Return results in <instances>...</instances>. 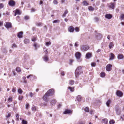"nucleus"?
<instances>
[{"instance_id": "nucleus-18", "label": "nucleus", "mask_w": 124, "mask_h": 124, "mask_svg": "<svg viewBox=\"0 0 124 124\" xmlns=\"http://www.w3.org/2000/svg\"><path fill=\"white\" fill-rule=\"evenodd\" d=\"M114 46V44L112 42H110L109 44V47L110 49H111V48L113 47Z\"/></svg>"}, {"instance_id": "nucleus-61", "label": "nucleus", "mask_w": 124, "mask_h": 124, "mask_svg": "<svg viewBox=\"0 0 124 124\" xmlns=\"http://www.w3.org/2000/svg\"><path fill=\"white\" fill-rule=\"evenodd\" d=\"M75 46L76 47H77L78 46V43L77 42H76L75 44Z\"/></svg>"}, {"instance_id": "nucleus-39", "label": "nucleus", "mask_w": 124, "mask_h": 124, "mask_svg": "<svg viewBox=\"0 0 124 124\" xmlns=\"http://www.w3.org/2000/svg\"><path fill=\"white\" fill-rule=\"evenodd\" d=\"M18 92L20 94H21L22 92V91L21 89H18Z\"/></svg>"}, {"instance_id": "nucleus-55", "label": "nucleus", "mask_w": 124, "mask_h": 124, "mask_svg": "<svg viewBox=\"0 0 124 124\" xmlns=\"http://www.w3.org/2000/svg\"><path fill=\"white\" fill-rule=\"evenodd\" d=\"M11 116V114L10 113H8V115L7 116H6L7 118H8L10 117Z\"/></svg>"}, {"instance_id": "nucleus-15", "label": "nucleus", "mask_w": 124, "mask_h": 124, "mask_svg": "<svg viewBox=\"0 0 124 124\" xmlns=\"http://www.w3.org/2000/svg\"><path fill=\"white\" fill-rule=\"evenodd\" d=\"M74 30V28L72 26H70L68 29L69 31L70 32H73Z\"/></svg>"}, {"instance_id": "nucleus-58", "label": "nucleus", "mask_w": 124, "mask_h": 124, "mask_svg": "<svg viewBox=\"0 0 124 124\" xmlns=\"http://www.w3.org/2000/svg\"><path fill=\"white\" fill-rule=\"evenodd\" d=\"M59 21L58 20H55L53 22V23H58Z\"/></svg>"}, {"instance_id": "nucleus-37", "label": "nucleus", "mask_w": 124, "mask_h": 124, "mask_svg": "<svg viewBox=\"0 0 124 124\" xmlns=\"http://www.w3.org/2000/svg\"><path fill=\"white\" fill-rule=\"evenodd\" d=\"M109 123L110 124H113L115 123V122L114 120H110Z\"/></svg>"}, {"instance_id": "nucleus-64", "label": "nucleus", "mask_w": 124, "mask_h": 124, "mask_svg": "<svg viewBox=\"0 0 124 124\" xmlns=\"http://www.w3.org/2000/svg\"><path fill=\"white\" fill-rule=\"evenodd\" d=\"M107 38L109 40L110 39V35H108V36H107Z\"/></svg>"}, {"instance_id": "nucleus-30", "label": "nucleus", "mask_w": 124, "mask_h": 124, "mask_svg": "<svg viewBox=\"0 0 124 124\" xmlns=\"http://www.w3.org/2000/svg\"><path fill=\"white\" fill-rule=\"evenodd\" d=\"M83 4L84 5L86 6L88 5V3H87V2L85 1H84L83 2Z\"/></svg>"}, {"instance_id": "nucleus-54", "label": "nucleus", "mask_w": 124, "mask_h": 124, "mask_svg": "<svg viewBox=\"0 0 124 124\" xmlns=\"http://www.w3.org/2000/svg\"><path fill=\"white\" fill-rule=\"evenodd\" d=\"M16 47L17 45L15 44H14L12 46V48H13L14 47Z\"/></svg>"}, {"instance_id": "nucleus-14", "label": "nucleus", "mask_w": 124, "mask_h": 124, "mask_svg": "<svg viewBox=\"0 0 124 124\" xmlns=\"http://www.w3.org/2000/svg\"><path fill=\"white\" fill-rule=\"evenodd\" d=\"M110 56L109 60H112L114 58L115 55L112 53H110Z\"/></svg>"}, {"instance_id": "nucleus-36", "label": "nucleus", "mask_w": 124, "mask_h": 124, "mask_svg": "<svg viewBox=\"0 0 124 124\" xmlns=\"http://www.w3.org/2000/svg\"><path fill=\"white\" fill-rule=\"evenodd\" d=\"M85 122L82 121H80L78 122L77 124H85Z\"/></svg>"}, {"instance_id": "nucleus-5", "label": "nucleus", "mask_w": 124, "mask_h": 124, "mask_svg": "<svg viewBox=\"0 0 124 124\" xmlns=\"http://www.w3.org/2000/svg\"><path fill=\"white\" fill-rule=\"evenodd\" d=\"M8 4L10 6H14L15 5V1L13 0H10L9 1Z\"/></svg>"}, {"instance_id": "nucleus-7", "label": "nucleus", "mask_w": 124, "mask_h": 124, "mask_svg": "<svg viewBox=\"0 0 124 124\" xmlns=\"http://www.w3.org/2000/svg\"><path fill=\"white\" fill-rule=\"evenodd\" d=\"M108 7L111 9H114L115 8V4L113 3H110Z\"/></svg>"}, {"instance_id": "nucleus-13", "label": "nucleus", "mask_w": 124, "mask_h": 124, "mask_svg": "<svg viewBox=\"0 0 124 124\" xmlns=\"http://www.w3.org/2000/svg\"><path fill=\"white\" fill-rule=\"evenodd\" d=\"M23 32L22 31L18 33L17 34V36L19 38H22Z\"/></svg>"}, {"instance_id": "nucleus-41", "label": "nucleus", "mask_w": 124, "mask_h": 124, "mask_svg": "<svg viewBox=\"0 0 124 124\" xmlns=\"http://www.w3.org/2000/svg\"><path fill=\"white\" fill-rule=\"evenodd\" d=\"M102 120L104 121V123L105 124H106L108 122V120L107 119H103Z\"/></svg>"}, {"instance_id": "nucleus-25", "label": "nucleus", "mask_w": 124, "mask_h": 124, "mask_svg": "<svg viewBox=\"0 0 124 124\" xmlns=\"http://www.w3.org/2000/svg\"><path fill=\"white\" fill-rule=\"evenodd\" d=\"M56 102V101L55 100H53L51 102V103L52 105L55 104Z\"/></svg>"}, {"instance_id": "nucleus-35", "label": "nucleus", "mask_w": 124, "mask_h": 124, "mask_svg": "<svg viewBox=\"0 0 124 124\" xmlns=\"http://www.w3.org/2000/svg\"><path fill=\"white\" fill-rule=\"evenodd\" d=\"M32 110L34 111H35L36 110V107L34 106H33L32 108Z\"/></svg>"}, {"instance_id": "nucleus-56", "label": "nucleus", "mask_w": 124, "mask_h": 124, "mask_svg": "<svg viewBox=\"0 0 124 124\" xmlns=\"http://www.w3.org/2000/svg\"><path fill=\"white\" fill-rule=\"evenodd\" d=\"M3 22L0 21V26H1L3 24Z\"/></svg>"}, {"instance_id": "nucleus-29", "label": "nucleus", "mask_w": 124, "mask_h": 124, "mask_svg": "<svg viewBox=\"0 0 124 124\" xmlns=\"http://www.w3.org/2000/svg\"><path fill=\"white\" fill-rule=\"evenodd\" d=\"M8 101L9 102H11L12 101V97H10L8 99Z\"/></svg>"}, {"instance_id": "nucleus-48", "label": "nucleus", "mask_w": 124, "mask_h": 124, "mask_svg": "<svg viewBox=\"0 0 124 124\" xmlns=\"http://www.w3.org/2000/svg\"><path fill=\"white\" fill-rule=\"evenodd\" d=\"M12 91L14 93L16 91V88L15 87H13L12 89Z\"/></svg>"}, {"instance_id": "nucleus-9", "label": "nucleus", "mask_w": 124, "mask_h": 124, "mask_svg": "<svg viewBox=\"0 0 124 124\" xmlns=\"http://www.w3.org/2000/svg\"><path fill=\"white\" fill-rule=\"evenodd\" d=\"M5 26L7 28H8L11 27V24L9 22H6L5 23Z\"/></svg>"}, {"instance_id": "nucleus-43", "label": "nucleus", "mask_w": 124, "mask_h": 124, "mask_svg": "<svg viewBox=\"0 0 124 124\" xmlns=\"http://www.w3.org/2000/svg\"><path fill=\"white\" fill-rule=\"evenodd\" d=\"M16 14H17L20 15V14L19 11L18 9H16Z\"/></svg>"}, {"instance_id": "nucleus-17", "label": "nucleus", "mask_w": 124, "mask_h": 124, "mask_svg": "<svg viewBox=\"0 0 124 124\" xmlns=\"http://www.w3.org/2000/svg\"><path fill=\"white\" fill-rule=\"evenodd\" d=\"M71 112L70 110H69L68 109H66V110L63 112V113L64 114H69Z\"/></svg>"}, {"instance_id": "nucleus-52", "label": "nucleus", "mask_w": 124, "mask_h": 124, "mask_svg": "<svg viewBox=\"0 0 124 124\" xmlns=\"http://www.w3.org/2000/svg\"><path fill=\"white\" fill-rule=\"evenodd\" d=\"M53 3L54 4H57V2L56 0H54L53 1Z\"/></svg>"}, {"instance_id": "nucleus-38", "label": "nucleus", "mask_w": 124, "mask_h": 124, "mask_svg": "<svg viewBox=\"0 0 124 124\" xmlns=\"http://www.w3.org/2000/svg\"><path fill=\"white\" fill-rule=\"evenodd\" d=\"M16 70L17 72H20L21 71L20 68L19 67H17L16 69Z\"/></svg>"}, {"instance_id": "nucleus-20", "label": "nucleus", "mask_w": 124, "mask_h": 124, "mask_svg": "<svg viewBox=\"0 0 124 124\" xmlns=\"http://www.w3.org/2000/svg\"><path fill=\"white\" fill-rule=\"evenodd\" d=\"M24 42L25 44H27L29 43L30 41L29 39H25L24 40Z\"/></svg>"}, {"instance_id": "nucleus-21", "label": "nucleus", "mask_w": 124, "mask_h": 124, "mask_svg": "<svg viewBox=\"0 0 124 124\" xmlns=\"http://www.w3.org/2000/svg\"><path fill=\"white\" fill-rule=\"evenodd\" d=\"M124 56L122 54H119L117 56L118 58V59H120L123 58Z\"/></svg>"}, {"instance_id": "nucleus-51", "label": "nucleus", "mask_w": 124, "mask_h": 124, "mask_svg": "<svg viewBox=\"0 0 124 124\" xmlns=\"http://www.w3.org/2000/svg\"><path fill=\"white\" fill-rule=\"evenodd\" d=\"M23 98V97L21 96H19L18 98V99L19 100H22Z\"/></svg>"}, {"instance_id": "nucleus-62", "label": "nucleus", "mask_w": 124, "mask_h": 124, "mask_svg": "<svg viewBox=\"0 0 124 124\" xmlns=\"http://www.w3.org/2000/svg\"><path fill=\"white\" fill-rule=\"evenodd\" d=\"M31 76H33V75H30L28 76H27V78H29Z\"/></svg>"}, {"instance_id": "nucleus-1", "label": "nucleus", "mask_w": 124, "mask_h": 124, "mask_svg": "<svg viewBox=\"0 0 124 124\" xmlns=\"http://www.w3.org/2000/svg\"><path fill=\"white\" fill-rule=\"evenodd\" d=\"M81 67L80 66L78 67L76 70L75 72V75L76 78L78 77L79 74L82 73V72L81 71Z\"/></svg>"}, {"instance_id": "nucleus-47", "label": "nucleus", "mask_w": 124, "mask_h": 124, "mask_svg": "<svg viewBox=\"0 0 124 124\" xmlns=\"http://www.w3.org/2000/svg\"><path fill=\"white\" fill-rule=\"evenodd\" d=\"M91 65L92 67H94L96 65L95 63L93 62L91 63Z\"/></svg>"}, {"instance_id": "nucleus-46", "label": "nucleus", "mask_w": 124, "mask_h": 124, "mask_svg": "<svg viewBox=\"0 0 124 124\" xmlns=\"http://www.w3.org/2000/svg\"><path fill=\"white\" fill-rule=\"evenodd\" d=\"M41 23H36V25H37L38 26H41Z\"/></svg>"}, {"instance_id": "nucleus-22", "label": "nucleus", "mask_w": 124, "mask_h": 124, "mask_svg": "<svg viewBox=\"0 0 124 124\" xmlns=\"http://www.w3.org/2000/svg\"><path fill=\"white\" fill-rule=\"evenodd\" d=\"M68 11L67 10H66L63 14L62 15V17H64L66 16V15L68 13Z\"/></svg>"}, {"instance_id": "nucleus-16", "label": "nucleus", "mask_w": 124, "mask_h": 124, "mask_svg": "<svg viewBox=\"0 0 124 124\" xmlns=\"http://www.w3.org/2000/svg\"><path fill=\"white\" fill-rule=\"evenodd\" d=\"M97 38L98 39H100L102 38V36L100 34H98L96 35Z\"/></svg>"}, {"instance_id": "nucleus-60", "label": "nucleus", "mask_w": 124, "mask_h": 124, "mask_svg": "<svg viewBox=\"0 0 124 124\" xmlns=\"http://www.w3.org/2000/svg\"><path fill=\"white\" fill-rule=\"evenodd\" d=\"M36 40V38H33L32 39V40L33 41H35Z\"/></svg>"}, {"instance_id": "nucleus-49", "label": "nucleus", "mask_w": 124, "mask_h": 124, "mask_svg": "<svg viewBox=\"0 0 124 124\" xmlns=\"http://www.w3.org/2000/svg\"><path fill=\"white\" fill-rule=\"evenodd\" d=\"M35 94V93H34L33 94L32 92H31L30 93V95L31 97H32L33 96V95L34 94Z\"/></svg>"}, {"instance_id": "nucleus-42", "label": "nucleus", "mask_w": 124, "mask_h": 124, "mask_svg": "<svg viewBox=\"0 0 124 124\" xmlns=\"http://www.w3.org/2000/svg\"><path fill=\"white\" fill-rule=\"evenodd\" d=\"M4 7V5L2 3L0 4V9L3 8Z\"/></svg>"}, {"instance_id": "nucleus-23", "label": "nucleus", "mask_w": 124, "mask_h": 124, "mask_svg": "<svg viewBox=\"0 0 124 124\" xmlns=\"http://www.w3.org/2000/svg\"><path fill=\"white\" fill-rule=\"evenodd\" d=\"M33 46H34L35 49L36 50L37 49V47H39V45H38L36 43H34L33 44Z\"/></svg>"}, {"instance_id": "nucleus-32", "label": "nucleus", "mask_w": 124, "mask_h": 124, "mask_svg": "<svg viewBox=\"0 0 124 124\" xmlns=\"http://www.w3.org/2000/svg\"><path fill=\"white\" fill-rule=\"evenodd\" d=\"M88 9L89 10L92 11L94 10V9L92 6H89L88 7Z\"/></svg>"}, {"instance_id": "nucleus-4", "label": "nucleus", "mask_w": 124, "mask_h": 124, "mask_svg": "<svg viewBox=\"0 0 124 124\" xmlns=\"http://www.w3.org/2000/svg\"><path fill=\"white\" fill-rule=\"evenodd\" d=\"M46 93L48 94V96L52 95L54 94V90L53 89H50L48 90Z\"/></svg>"}, {"instance_id": "nucleus-44", "label": "nucleus", "mask_w": 124, "mask_h": 124, "mask_svg": "<svg viewBox=\"0 0 124 124\" xmlns=\"http://www.w3.org/2000/svg\"><path fill=\"white\" fill-rule=\"evenodd\" d=\"M51 44V43L49 42H46V45L47 46H49V45H50Z\"/></svg>"}, {"instance_id": "nucleus-10", "label": "nucleus", "mask_w": 124, "mask_h": 124, "mask_svg": "<svg viewBox=\"0 0 124 124\" xmlns=\"http://www.w3.org/2000/svg\"><path fill=\"white\" fill-rule=\"evenodd\" d=\"M48 94H47V93H46L44 96L43 97V100L46 101H47V97L48 96H48Z\"/></svg>"}, {"instance_id": "nucleus-33", "label": "nucleus", "mask_w": 124, "mask_h": 124, "mask_svg": "<svg viewBox=\"0 0 124 124\" xmlns=\"http://www.w3.org/2000/svg\"><path fill=\"white\" fill-rule=\"evenodd\" d=\"M22 124H27V122L26 121L23 119L22 121Z\"/></svg>"}, {"instance_id": "nucleus-6", "label": "nucleus", "mask_w": 124, "mask_h": 124, "mask_svg": "<svg viewBox=\"0 0 124 124\" xmlns=\"http://www.w3.org/2000/svg\"><path fill=\"white\" fill-rule=\"evenodd\" d=\"M112 65L110 64H108L106 66V69L107 71H110L112 70Z\"/></svg>"}, {"instance_id": "nucleus-63", "label": "nucleus", "mask_w": 124, "mask_h": 124, "mask_svg": "<svg viewBox=\"0 0 124 124\" xmlns=\"http://www.w3.org/2000/svg\"><path fill=\"white\" fill-rule=\"evenodd\" d=\"M35 11V10L34 8H32L31 10V11L32 12H34Z\"/></svg>"}, {"instance_id": "nucleus-2", "label": "nucleus", "mask_w": 124, "mask_h": 124, "mask_svg": "<svg viewBox=\"0 0 124 124\" xmlns=\"http://www.w3.org/2000/svg\"><path fill=\"white\" fill-rule=\"evenodd\" d=\"M89 47L86 45H82L81 46V49L82 51H85L88 50Z\"/></svg>"}, {"instance_id": "nucleus-40", "label": "nucleus", "mask_w": 124, "mask_h": 124, "mask_svg": "<svg viewBox=\"0 0 124 124\" xmlns=\"http://www.w3.org/2000/svg\"><path fill=\"white\" fill-rule=\"evenodd\" d=\"M16 118L17 120L18 121L19 120V116L18 114H16Z\"/></svg>"}, {"instance_id": "nucleus-59", "label": "nucleus", "mask_w": 124, "mask_h": 124, "mask_svg": "<svg viewBox=\"0 0 124 124\" xmlns=\"http://www.w3.org/2000/svg\"><path fill=\"white\" fill-rule=\"evenodd\" d=\"M75 30L76 31H79V29L78 27H76L75 28Z\"/></svg>"}, {"instance_id": "nucleus-11", "label": "nucleus", "mask_w": 124, "mask_h": 124, "mask_svg": "<svg viewBox=\"0 0 124 124\" xmlns=\"http://www.w3.org/2000/svg\"><path fill=\"white\" fill-rule=\"evenodd\" d=\"M91 53H87L85 57L87 59H88L92 57Z\"/></svg>"}, {"instance_id": "nucleus-31", "label": "nucleus", "mask_w": 124, "mask_h": 124, "mask_svg": "<svg viewBox=\"0 0 124 124\" xmlns=\"http://www.w3.org/2000/svg\"><path fill=\"white\" fill-rule=\"evenodd\" d=\"M74 83V81L73 80H70V81L69 84L71 85H73Z\"/></svg>"}, {"instance_id": "nucleus-19", "label": "nucleus", "mask_w": 124, "mask_h": 124, "mask_svg": "<svg viewBox=\"0 0 124 124\" xmlns=\"http://www.w3.org/2000/svg\"><path fill=\"white\" fill-rule=\"evenodd\" d=\"M111 103V101L110 100H108L106 102V105L108 107H109V104Z\"/></svg>"}, {"instance_id": "nucleus-34", "label": "nucleus", "mask_w": 124, "mask_h": 124, "mask_svg": "<svg viewBox=\"0 0 124 124\" xmlns=\"http://www.w3.org/2000/svg\"><path fill=\"white\" fill-rule=\"evenodd\" d=\"M44 61H47L48 60V58L47 56H45L44 57Z\"/></svg>"}, {"instance_id": "nucleus-53", "label": "nucleus", "mask_w": 124, "mask_h": 124, "mask_svg": "<svg viewBox=\"0 0 124 124\" xmlns=\"http://www.w3.org/2000/svg\"><path fill=\"white\" fill-rule=\"evenodd\" d=\"M121 118L122 119V120H124V115H122L121 116Z\"/></svg>"}, {"instance_id": "nucleus-8", "label": "nucleus", "mask_w": 124, "mask_h": 124, "mask_svg": "<svg viewBox=\"0 0 124 124\" xmlns=\"http://www.w3.org/2000/svg\"><path fill=\"white\" fill-rule=\"evenodd\" d=\"M116 94L117 96L119 97H121L122 96L123 93L121 91H117L116 92Z\"/></svg>"}, {"instance_id": "nucleus-3", "label": "nucleus", "mask_w": 124, "mask_h": 124, "mask_svg": "<svg viewBox=\"0 0 124 124\" xmlns=\"http://www.w3.org/2000/svg\"><path fill=\"white\" fill-rule=\"evenodd\" d=\"M75 56L77 60L79 59L81 56V53L78 52H76L75 54Z\"/></svg>"}, {"instance_id": "nucleus-12", "label": "nucleus", "mask_w": 124, "mask_h": 124, "mask_svg": "<svg viewBox=\"0 0 124 124\" xmlns=\"http://www.w3.org/2000/svg\"><path fill=\"white\" fill-rule=\"evenodd\" d=\"M112 17V15L110 14H108L106 15L105 16V17L108 19H111Z\"/></svg>"}, {"instance_id": "nucleus-24", "label": "nucleus", "mask_w": 124, "mask_h": 124, "mask_svg": "<svg viewBox=\"0 0 124 124\" xmlns=\"http://www.w3.org/2000/svg\"><path fill=\"white\" fill-rule=\"evenodd\" d=\"M120 18L121 20H123L124 18V15L123 14L121 15L120 16Z\"/></svg>"}, {"instance_id": "nucleus-57", "label": "nucleus", "mask_w": 124, "mask_h": 124, "mask_svg": "<svg viewBox=\"0 0 124 124\" xmlns=\"http://www.w3.org/2000/svg\"><path fill=\"white\" fill-rule=\"evenodd\" d=\"M24 19L25 20H27L29 19V17L28 16H26L24 17Z\"/></svg>"}, {"instance_id": "nucleus-26", "label": "nucleus", "mask_w": 124, "mask_h": 124, "mask_svg": "<svg viewBox=\"0 0 124 124\" xmlns=\"http://www.w3.org/2000/svg\"><path fill=\"white\" fill-rule=\"evenodd\" d=\"M77 99L78 101H80L81 99V96L79 95L77 97Z\"/></svg>"}, {"instance_id": "nucleus-45", "label": "nucleus", "mask_w": 124, "mask_h": 124, "mask_svg": "<svg viewBox=\"0 0 124 124\" xmlns=\"http://www.w3.org/2000/svg\"><path fill=\"white\" fill-rule=\"evenodd\" d=\"M85 111L86 112L89 111V108L87 107H86L85 109Z\"/></svg>"}, {"instance_id": "nucleus-50", "label": "nucleus", "mask_w": 124, "mask_h": 124, "mask_svg": "<svg viewBox=\"0 0 124 124\" xmlns=\"http://www.w3.org/2000/svg\"><path fill=\"white\" fill-rule=\"evenodd\" d=\"M29 106V104L28 103L26 105L25 108L26 109H27Z\"/></svg>"}, {"instance_id": "nucleus-28", "label": "nucleus", "mask_w": 124, "mask_h": 124, "mask_svg": "<svg viewBox=\"0 0 124 124\" xmlns=\"http://www.w3.org/2000/svg\"><path fill=\"white\" fill-rule=\"evenodd\" d=\"M100 76L102 78L104 77L105 76V73L104 72L101 73L100 74Z\"/></svg>"}, {"instance_id": "nucleus-27", "label": "nucleus", "mask_w": 124, "mask_h": 124, "mask_svg": "<svg viewBox=\"0 0 124 124\" xmlns=\"http://www.w3.org/2000/svg\"><path fill=\"white\" fill-rule=\"evenodd\" d=\"M68 89L70 90V91L72 92H73L74 90V88L72 87H69Z\"/></svg>"}]
</instances>
